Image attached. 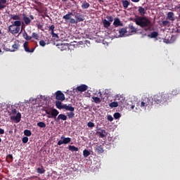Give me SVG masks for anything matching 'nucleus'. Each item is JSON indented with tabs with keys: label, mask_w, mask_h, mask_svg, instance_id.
<instances>
[{
	"label": "nucleus",
	"mask_w": 180,
	"mask_h": 180,
	"mask_svg": "<svg viewBox=\"0 0 180 180\" xmlns=\"http://www.w3.org/2000/svg\"><path fill=\"white\" fill-rule=\"evenodd\" d=\"M176 8H180V4H179Z\"/></svg>",
	"instance_id": "e2e57ef3"
},
{
	"label": "nucleus",
	"mask_w": 180,
	"mask_h": 180,
	"mask_svg": "<svg viewBox=\"0 0 180 180\" xmlns=\"http://www.w3.org/2000/svg\"><path fill=\"white\" fill-rule=\"evenodd\" d=\"M56 106L58 109H64V105L61 103V101H56Z\"/></svg>",
	"instance_id": "b1692460"
},
{
	"label": "nucleus",
	"mask_w": 180,
	"mask_h": 180,
	"mask_svg": "<svg viewBox=\"0 0 180 180\" xmlns=\"http://www.w3.org/2000/svg\"><path fill=\"white\" fill-rule=\"evenodd\" d=\"M129 33H136L137 32V29L133 26V25H129L128 27H127Z\"/></svg>",
	"instance_id": "2eb2a0df"
},
{
	"label": "nucleus",
	"mask_w": 180,
	"mask_h": 180,
	"mask_svg": "<svg viewBox=\"0 0 180 180\" xmlns=\"http://www.w3.org/2000/svg\"><path fill=\"white\" fill-rule=\"evenodd\" d=\"M0 134H5V130L2 128H0Z\"/></svg>",
	"instance_id": "6e6d98bb"
},
{
	"label": "nucleus",
	"mask_w": 180,
	"mask_h": 180,
	"mask_svg": "<svg viewBox=\"0 0 180 180\" xmlns=\"http://www.w3.org/2000/svg\"><path fill=\"white\" fill-rule=\"evenodd\" d=\"M56 122H60V120H67V115L64 114H60L57 118L55 120Z\"/></svg>",
	"instance_id": "f3484780"
},
{
	"label": "nucleus",
	"mask_w": 180,
	"mask_h": 180,
	"mask_svg": "<svg viewBox=\"0 0 180 180\" xmlns=\"http://www.w3.org/2000/svg\"><path fill=\"white\" fill-rule=\"evenodd\" d=\"M22 26V21L16 20L8 26V30L11 34H18L20 32V27Z\"/></svg>",
	"instance_id": "7ed1b4c3"
},
{
	"label": "nucleus",
	"mask_w": 180,
	"mask_h": 180,
	"mask_svg": "<svg viewBox=\"0 0 180 180\" xmlns=\"http://www.w3.org/2000/svg\"><path fill=\"white\" fill-rule=\"evenodd\" d=\"M8 1L6 0H0V11H2V9H5L6 8V3Z\"/></svg>",
	"instance_id": "6ab92c4d"
},
{
	"label": "nucleus",
	"mask_w": 180,
	"mask_h": 180,
	"mask_svg": "<svg viewBox=\"0 0 180 180\" xmlns=\"http://www.w3.org/2000/svg\"><path fill=\"white\" fill-rule=\"evenodd\" d=\"M127 27H124V28H121L120 30H119V33L120 34V36H124V34L125 33H127Z\"/></svg>",
	"instance_id": "bb28decb"
},
{
	"label": "nucleus",
	"mask_w": 180,
	"mask_h": 180,
	"mask_svg": "<svg viewBox=\"0 0 180 180\" xmlns=\"http://www.w3.org/2000/svg\"><path fill=\"white\" fill-rule=\"evenodd\" d=\"M70 23H72V25H75V24L78 23V21H77V20H75L74 18H70Z\"/></svg>",
	"instance_id": "c03bdc74"
},
{
	"label": "nucleus",
	"mask_w": 180,
	"mask_h": 180,
	"mask_svg": "<svg viewBox=\"0 0 180 180\" xmlns=\"http://www.w3.org/2000/svg\"><path fill=\"white\" fill-rule=\"evenodd\" d=\"M87 89H88V86H86V84H82L77 86L76 89H73L72 92L73 94H75L77 91H78L79 92H85V91H86Z\"/></svg>",
	"instance_id": "6e6552de"
},
{
	"label": "nucleus",
	"mask_w": 180,
	"mask_h": 180,
	"mask_svg": "<svg viewBox=\"0 0 180 180\" xmlns=\"http://www.w3.org/2000/svg\"><path fill=\"white\" fill-rule=\"evenodd\" d=\"M121 116L122 115H120V112H115L114 114V119H115V120L120 119Z\"/></svg>",
	"instance_id": "a19ab883"
},
{
	"label": "nucleus",
	"mask_w": 180,
	"mask_h": 180,
	"mask_svg": "<svg viewBox=\"0 0 180 180\" xmlns=\"http://www.w3.org/2000/svg\"><path fill=\"white\" fill-rule=\"evenodd\" d=\"M134 22L141 27H149L151 25V21L147 17L138 16L134 19Z\"/></svg>",
	"instance_id": "f03ea898"
},
{
	"label": "nucleus",
	"mask_w": 180,
	"mask_h": 180,
	"mask_svg": "<svg viewBox=\"0 0 180 180\" xmlns=\"http://www.w3.org/2000/svg\"><path fill=\"white\" fill-rule=\"evenodd\" d=\"M103 27L105 29H108L109 27H110V22H109L106 19L103 20Z\"/></svg>",
	"instance_id": "aec40b11"
},
{
	"label": "nucleus",
	"mask_w": 180,
	"mask_h": 180,
	"mask_svg": "<svg viewBox=\"0 0 180 180\" xmlns=\"http://www.w3.org/2000/svg\"><path fill=\"white\" fill-rule=\"evenodd\" d=\"M22 29H23V25H22Z\"/></svg>",
	"instance_id": "774afa93"
},
{
	"label": "nucleus",
	"mask_w": 180,
	"mask_h": 180,
	"mask_svg": "<svg viewBox=\"0 0 180 180\" xmlns=\"http://www.w3.org/2000/svg\"><path fill=\"white\" fill-rule=\"evenodd\" d=\"M33 20H34V16L32 15H30L29 18L26 13H22V20L26 26H29Z\"/></svg>",
	"instance_id": "423d86ee"
},
{
	"label": "nucleus",
	"mask_w": 180,
	"mask_h": 180,
	"mask_svg": "<svg viewBox=\"0 0 180 180\" xmlns=\"http://www.w3.org/2000/svg\"><path fill=\"white\" fill-rule=\"evenodd\" d=\"M3 49L4 51H11V49L9 48H6V46H5V45H2Z\"/></svg>",
	"instance_id": "603ef678"
},
{
	"label": "nucleus",
	"mask_w": 180,
	"mask_h": 180,
	"mask_svg": "<svg viewBox=\"0 0 180 180\" xmlns=\"http://www.w3.org/2000/svg\"><path fill=\"white\" fill-rule=\"evenodd\" d=\"M107 119L109 122H113V117H112V115H108Z\"/></svg>",
	"instance_id": "3c124183"
},
{
	"label": "nucleus",
	"mask_w": 180,
	"mask_h": 180,
	"mask_svg": "<svg viewBox=\"0 0 180 180\" xmlns=\"http://www.w3.org/2000/svg\"><path fill=\"white\" fill-rule=\"evenodd\" d=\"M56 98L57 101H65V96L60 91H58L56 93Z\"/></svg>",
	"instance_id": "1a4fd4ad"
},
{
	"label": "nucleus",
	"mask_w": 180,
	"mask_h": 180,
	"mask_svg": "<svg viewBox=\"0 0 180 180\" xmlns=\"http://www.w3.org/2000/svg\"><path fill=\"white\" fill-rule=\"evenodd\" d=\"M91 6V4L86 1H84L82 4V9H88Z\"/></svg>",
	"instance_id": "cd10ccee"
},
{
	"label": "nucleus",
	"mask_w": 180,
	"mask_h": 180,
	"mask_svg": "<svg viewBox=\"0 0 180 180\" xmlns=\"http://www.w3.org/2000/svg\"><path fill=\"white\" fill-rule=\"evenodd\" d=\"M19 47H20V45L18 43H15L12 45L13 49H11V52L16 51V50H19Z\"/></svg>",
	"instance_id": "5701e85b"
},
{
	"label": "nucleus",
	"mask_w": 180,
	"mask_h": 180,
	"mask_svg": "<svg viewBox=\"0 0 180 180\" xmlns=\"http://www.w3.org/2000/svg\"><path fill=\"white\" fill-rule=\"evenodd\" d=\"M65 110H69L70 112H74L75 110V108L71 106V104H69L68 105L67 104H64L63 107Z\"/></svg>",
	"instance_id": "dca6fc26"
},
{
	"label": "nucleus",
	"mask_w": 180,
	"mask_h": 180,
	"mask_svg": "<svg viewBox=\"0 0 180 180\" xmlns=\"http://www.w3.org/2000/svg\"><path fill=\"white\" fill-rule=\"evenodd\" d=\"M39 45L41 46V47H44L46 46V41H44V40H41L39 41Z\"/></svg>",
	"instance_id": "de8ad7c7"
},
{
	"label": "nucleus",
	"mask_w": 180,
	"mask_h": 180,
	"mask_svg": "<svg viewBox=\"0 0 180 180\" xmlns=\"http://www.w3.org/2000/svg\"><path fill=\"white\" fill-rule=\"evenodd\" d=\"M37 172L38 174H44V172H46V169H44V167H43V165H41V167H38L37 169Z\"/></svg>",
	"instance_id": "393cba45"
},
{
	"label": "nucleus",
	"mask_w": 180,
	"mask_h": 180,
	"mask_svg": "<svg viewBox=\"0 0 180 180\" xmlns=\"http://www.w3.org/2000/svg\"><path fill=\"white\" fill-rule=\"evenodd\" d=\"M63 2H67V0H62Z\"/></svg>",
	"instance_id": "0e129e2a"
},
{
	"label": "nucleus",
	"mask_w": 180,
	"mask_h": 180,
	"mask_svg": "<svg viewBox=\"0 0 180 180\" xmlns=\"http://www.w3.org/2000/svg\"><path fill=\"white\" fill-rule=\"evenodd\" d=\"M113 25L114 26H115V27H119V26H123V24L122 21H120V19L119 18H115L114 19Z\"/></svg>",
	"instance_id": "4468645a"
},
{
	"label": "nucleus",
	"mask_w": 180,
	"mask_h": 180,
	"mask_svg": "<svg viewBox=\"0 0 180 180\" xmlns=\"http://www.w3.org/2000/svg\"><path fill=\"white\" fill-rule=\"evenodd\" d=\"M32 37H33V39H35V40H39V34L33 32Z\"/></svg>",
	"instance_id": "79ce46f5"
},
{
	"label": "nucleus",
	"mask_w": 180,
	"mask_h": 180,
	"mask_svg": "<svg viewBox=\"0 0 180 180\" xmlns=\"http://www.w3.org/2000/svg\"><path fill=\"white\" fill-rule=\"evenodd\" d=\"M99 134V137L101 139H104V137H106V131L105 129H101L98 132Z\"/></svg>",
	"instance_id": "412c9836"
},
{
	"label": "nucleus",
	"mask_w": 180,
	"mask_h": 180,
	"mask_svg": "<svg viewBox=\"0 0 180 180\" xmlns=\"http://www.w3.org/2000/svg\"><path fill=\"white\" fill-rule=\"evenodd\" d=\"M69 143H71V138L62 136L60 137V140L58 141L57 145L58 146H62V144H68Z\"/></svg>",
	"instance_id": "0eeeda50"
},
{
	"label": "nucleus",
	"mask_w": 180,
	"mask_h": 180,
	"mask_svg": "<svg viewBox=\"0 0 180 180\" xmlns=\"http://www.w3.org/2000/svg\"><path fill=\"white\" fill-rule=\"evenodd\" d=\"M27 141H29V138L27 136H25L22 138V143L26 144V143H27Z\"/></svg>",
	"instance_id": "09e8293b"
},
{
	"label": "nucleus",
	"mask_w": 180,
	"mask_h": 180,
	"mask_svg": "<svg viewBox=\"0 0 180 180\" xmlns=\"http://www.w3.org/2000/svg\"><path fill=\"white\" fill-rule=\"evenodd\" d=\"M67 116L69 117V119H72L75 117V113H74V111H70V112L67 113Z\"/></svg>",
	"instance_id": "f704fd0d"
},
{
	"label": "nucleus",
	"mask_w": 180,
	"mask_h": 180,
	"mask_svg": "<svg viewBox=\"0 0 180 180\" xmlns=\"http://www.w3.org/2000/svg\"><path fill=\"white\" fill-rule=\"evenodd\" d=\"M115 101H118V104H120V106H123V103H124V97H123L122 95L117 94L115 96Z\"/></svg>",
	"instance_id": "9b49d317"
},
{
	"label": "nucleus",
	"mask_w": 180,
	"mask_h": 180,
	"mask_svg": "<svg viewBox=\"0 0 180 180\" xmlns=\"http://www.w3.org/2000/svg\"><path fill=\"white\" fill-rule=\"evenodd\" d=\"M174 16V14L172 12H169L167 13V18L169 20H172V21L175 20V17Z\"/></svg>",
	"instance_id": "a878e982"
},
{
	"label": "nucleus",
	"mask_w": 180,
	"mask_h": 180,
	"mask_svg": "<svg viewBox=\"0 0 180 180\" xmlns=\"http://www.w3.org/2000/svg\"><path fill=\"white\" fill-rule=\"evenodd\" d=\"M54 29H56V26L54 25H51L49 27V32H51V34L52 33H54Z\"/></svg>",
	"instance_id": "ea45409f"
},
{
	"label": "nucleus",
	"mask_w": 180,
	"mask_h": 180,
	"mask_svg": "<svg viewBox=\"0 0 180 180\" xmlns=\"http://www.w3.org/2000/svg\"><path fill=\"white\" fill-rule=\"evenodd\" d=\"M92 99L95 103H101V98L99 97L93 96Z\"/></svg>",
	"instance_id": "58836bf2"
},
{
	"label": "nucleus",
	"mask_w": 180,
	"mask_h": 180,
	"mask_svg": "<svg viewBox=\"0 0 180 180\" xmlns=\"http://www.w3.org/2000/svg\"><path fill=\"white\" fill-rule=\"evenodd\" d=\"M10 19H11L12 20H15V22H16V20H20V15L18 14H11L10 15Z\"/></svg>",
	"instance_id": "a211bd4d"
},
{
	"label": "nucleus",
	"mask_w": 180,
	"mask_h": 180,
	"mask_svg": "<svg viewBox=\"0 0 180 180\" xmlns=\"http://www.w3.org/2000/svg\"><path fill=\"white\" fill-rule=\"evenodd\" d=\"M131 109H134V105H131Z\"/></svg>",
	"instance_id": "680f3d73"
},
{
	"label": "nucleus",
	"mask_w": 180,
	"mask_h": 180,
	"mask_svg": "<svg viewBox=\"0 0 180 180\" xmlns=\"http://www.w3.org/2000/svg\"><path fill=\"white\" fill-rule=\"evenodd\" d=\"M96 151L98 153V154H102L103 153V148H102V145H96Z\"/></svg>",
	"instance_id": "4be33fe9"
},
{
	"label": "nucleus",
	"mask_w": 180,
	"mask_h": 180,
	"mask_svg": "<svg viewBox=\"0 0 180 180\" xmlns=\"http://www.w3.org/2000/svg\"><path fill=\"white\" fill-rule=\"evenodd\" d=\"M83 155L85 158H86V157H89V155H91V152L86 149L83 151Z\"/></svg>",
	"instance_id": "72a5a7b5"
},
{
	"label": "nucleus",
	"mask_w": 180,
	"mask_h": 180,
	"mask_svg": "<svg viewBox=\"0 0 180 180\" xmlns=\"http://www.w3.org/2000/svg\"><path fill=\"white\" fill-rule=\"evenodd\" d=\"M110 108H117V106H120V104L118 102H112L109 104Z\"/></svg>",
	"instance_id": "7c9ffc66"
},
{
	"label": "nucleus",
	"mask_w": 180,
	"mask_h": 180,
	"mask_svg": "<svg viewBox=\"0 0 180 180\" xmlns=\"http://www.w3.org/2000/svg\"><path fill=\"white\" fill-rule=\"evenodd\" d=\"M63 19H65L66 21L70 20L71 19V16L68 13L63 17Z\"/></svg>",
	"instance_id": "37998d69"
},
{
	"label": "nucleus",
	"mask_w": 180,
	"mask_h": 180,
	"mask_svg": "<svg viewBox=\"0 0 180 180\" xmlns=\"http://www.w3.org/2000/svg\"><path fill=\"white\" fill-rule=\"evenodd\" d=\"M38 29H43V25L41 24H37Z\"/></svg>",
	"instance_id": "13d9d810"
},
{
	"label": "nucleus",
	"mask_w": 180,
	"mask_h": 180,
	"mask_svg": "<svg viewBox=\"0 0 180 180\" xmlns=\"http://www.w3.org/2000/svg\"><path fill=\"white\" fill-rule=\"evenodd\" d=\"M141 108H150V106H153V101L150 98L148 97H143L141 100Z\"/></svg>",
	"instance_id": "20e7f679"
},
{
	"label": "nucleus",
	"mask_w": 180,
	"mask_h": 180,
	"mask_svg": "<svg viewBox=\"0 0 180 180\" xmlns=\"http://www.w3.org/2000/svg\"><path fill=\"white\" fill-rule=\"evenodd\" d=\"M22 37H24L25 40H32V37L29 36L27 34V32H26V31H25V32L23 33Z\"/></svg>",
	"instance_id": "2f4dec72"
},
{
	"label": "nucleus",
	"mask_w": 180,
	"mask_h": 180,
	"mask_svg": "<svg viewBox=\"0 0 180 180\" xmlns=\"http://www.w3.org/2000/svg\"><path fill=\"white\" fill-rule=\"evenodd\" d=\"M163 26H168L169 25V21L164 20L162 21Z\"/></svg>",
	"instance_id": "8fccbe9b"
},
{
	"label": "nucleus",
	"mask_w": 180,
	"mask_h": 180,
	"mask_svg": "<svg viewBox=\"0 0 180 180\" xmlns=\"http://www.w3.org/2000/svg\"><path fill=\"white\" fill-rule=\"evenodd\" d=\"M76 22H84V16L78 13H74Z\"/></svg>",
	"instance_id": "ddd939ff"
},
{
	"label": "nucleus",
	"mask_w": 180,
	"mask_h": 180,
	"mask_svg": "<svg viewBox=\"0 0 180 180\" xmlns=\"http://www.w3.org/2000/svg\"><path fill=\"white\" fill-rule=\"evenodd\" d=\"M46 115H48V118L51 119V117H53V119H56L57 116H58L60 112L57 110V109L55 108H50L49 110H46Z\"/></svg>",
	"instance_id": "39448f33"
},
{
	"label": "nucleus",
	"mask_w": 180,
	"mask_h": 180,
	"mask_svg": "<svg viewBox=\"0 0 180 180\" xmlns=\"http://www.w3.org/2000/svg\"><path fill=\"white\" fill-rule=\"evenodd\" d=\"M150 37L151 39H155V37H158V32L155 31L151 32Z\"/></svg>",
	"instance_id": "4c0bfd02"
},
{
	"label": "nucleus",
	"mask_w": 180,
	"mask_h": 180,
	"mask_svg": "<svg viewBox=\"0 0 180 180\" xmlns=\"http://www.w3.org/2000/svg\"><path fill=\"white\" fill-rule=\"evenodd\" d=\"M129 5H130V2L129 1H122V6L124 9H127V8H129Z\"/></svg>",
	"instance_id": "c85d7f7f"
},
{
	"label": "nucleus",
	"mask_w": 180,
	"mask_h": 180,
	"mask_svg": "<svg viewBox=\"0 0 180 180\" xmlns=\"http://www.w3.org/2000/svg\"><path fill=\"white\" fill-rule=\"evenodd\" d=\"M25 136H27V137H30L32 136V131L29 129H25L24 131Z\"/></svg>",
	"instance_id": "c9c22d12"
},
{
	"label": "nucleus",
	"mask_w": 180,
	"mask_h": 180,
	"mask_svg": "<svg viewBox=\"0 0 180 180\" xmlns=\"http://www.w3.org/2000/svg\"><path fill=\"white\" fill-rule=\"evenodd\" d=\"M68 148L70 151H72V153H74V151H79V150L77 147H75V146H71V145L68 146Z\"/></svg>",
	"instance_id": "c756f323"
},
{
	"label": "nucleus",
	"mask_w": 180,
	"mask_h": 180,
	"mask_svg": "<svg viewBox=\"0 0 180 180\" xmlns=\"http://www.w3.org/2000/svg\"><path fill=\"white\" fill-rule=\"evenodd\" d=\"M87 126L88 127H95V124L92 122H89L87 123Z\"/></svg>",
	"instance_id": "49530a36"
},
{
	"label": "nucleus",
	"mask_w": 180,
	"mask_h": 180,
	"mask_svg": "<svg viewBox=\"0 0 180 180\" xmlns=\"http://www.w3.org/2000/svg\"><path fill=\"white\" fill-rule=\"evenodd\" d=\"M106 19H108V21L110 22V23L113 21V17H112L110 15H107Z\"/></svg>",
	"instance_id": "a18cd8bd"
},
{
	"label": "nucleus",
	"mask_w": 180,
	"mask_h": 180,
	"mask_svg": "<svg viewBox=\"0 0 180 180\" xmlns=\"http://www.w3.org/2000/svg\"><path fill=\"white\" fill-rule=\"evenodd\" d=\"M11 112L13 115H16V113H18V110H16L15 108L11 110Z\"/></svg>",
	"instance_id": "5fc2aeb1"
},
{
	"label": "nucleus",
	"mask_w": 180,
	"mask_h": 180,
	"mask_svg": "<svg viewBox=\"0 0 180 180\" xmlns=\"http://www.w3.org/2000/svg\"><path fill=\"white\" fill-rule=\"evenodd\" d=\"M138 11L141 15H146V9L144 8L139 6Z\"/></svg>",
	"instance_id": "473e14b6"
},
{
	"label": "nucleus",
	"mask_w": 180,
	"mask_h": 180,
	"mask_svg": "<svg viewBox=\"0 0 180 180\" xmlns=\"http://www.w3.org/2000/svg\"><path fill=\"white\" fill-rule=\"evenodd\" d=\"M70 17L71 16H74V14L72 13V12L68 13Z\"/></svg>",
	"instance_id": "bf43d9fd"
},
{
	"label": "nucleus",
	"mask_w": 180,
	"mask_h": 180,
	"mask_svg": "<svg viewBox=\"0 0 180 180\" xmlns=\"http://www.w3.org/2000/svg\"><path fill=\"white\" fill-rule=\"evenodd\" d=\"M1 141H2V139L0 138V143H1Z\"/></svg>",
	"instance_id": "69168bd1"
},
{
	"label": "nucleus",
	"mask_w": 180,
	"mask_h": 180,
	"mask_svg": "<svg viewBox=\"0 0 180 180\" xmlns=\"http://www.w3.org/2000/svg\"><path fill=\"white\" fill-rule=\"evenodd\" d=\"M152 101H153L156 105H160V103L164 105V103H167V102L169 101V94L159 93L153 96Z\"/></svg>",
	"instance_id": "f257e3e1"
},
{
	"label": "nucleus",
	"mask_w": 180,
	"mask_h": 180,
	"mask_svg": "<svg viewBox=\"0 0 180 180\" xmlns=\"http://www.w3.org/2000/svg\"><path fill=\"white\" fill-rule=\"evenodd\" d=\"M131 2H140V0H131Z\"/></svg>",
	"instance_id": "052dcab7"
},
{
	"label": "nucleus",
	"mask_w": 180,
	"mask_h": 180,
	"mask_svg": "<svg viewBox=\"0 0 180 180\" xmlns=\"http://www.w3.org/2000/svg\"><path fill=\"white\" fill-rule=\"evenodd\" d=\"M1 33H2V32H1V30H0V34H1Z\"/></svg>",
	"instance_id": "338daca9"
},
{
	"label": "nucleus",
	"mask_w": 180,
	"mask_h": 180,
	"mask_svg": "<svg viewBox=\"0 0 180 180\" xmlns=\"http://www.w3.org/2000/svg\"><path fill=\"white\" fill-rule=\"evenodd\" d=\"M23 47L25 51H26L27 53H34V48H29V41H25L23 44Z\"/></svg>",
	"instance_id": "9d476101"
},
{
	"label": "nucleus",
	"mask_w": 180,
	"mask_h": 180,
	"mask_svg": "<svg viewBox=\"0 0 180 180\" xmlns=\"http://www.w3.org/2000/svg\"><path fill=\"white\" fill-rule=\"evenodd\" d=\"M8 158H10V160H11V161H13V155L9 154V155H8Z\"/></svg>",
	"instance_id": "4d7b16f0"
},
{
	"label": "nucleus",
	"mask_w": 180,
	"mask_h": 180,
	"mask_svg": "<svg viewBox=\"0 0 180 180\" xmlns=\"http://www.w3.org/2000/svg\"><path fill=\"white\" fill-rule=\"evenodd\" d=\"M51 34H52V37H53V39H58V34H56V33H54V32H53V33Z\"/></svg>",
	"instance_id": "864d4df0"
},
{
	"label": "nucleus",
	"mask_w": 180,
	"mask_h": 180,
	"mask_svg": "<svg viewBox=\"0 0 180 180\" xmlns=\"http://www.w3.org/2000/svg\"><path fill=\"white\" fill-rule=\"evenodd\" d=\"M20 119H22V114H20V112H18L15 116L11 117V120H15L16 123H19Z\"/></svg>",
	"instance_id": "f8f14e48"
},
{
	"label": "nucleus",
	"mask_w": 180,
	"mask_h": 180,
	"mask_svg": "<svg viewBox=\"0 0 180 180\" xmlns=\"http://www.w3.org/2000/svg\"><path fill=\"white\" fill-rule=\"evenodd\" d=\"M37 126H38V127H41V129H44L46 127V123L39 122L37 124Z\"/></svg>",
	"instance_id": "e433bc0d"
}]
</instances>
